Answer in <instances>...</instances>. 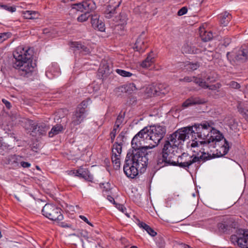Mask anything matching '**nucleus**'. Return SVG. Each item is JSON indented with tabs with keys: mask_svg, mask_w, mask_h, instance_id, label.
<instances>
[{
	"mask_svg": "<svg viewBox=\"0 0 248 248\" xmlns=\"http://www.w3.org/2000/svg\"><path fill=\"white\" fill-rule=\"evenodd\" d=\"M131 145L134 149L132 152L127 153L123 167L124 172L128 177L135 178L139 173H144L148 165L149 157L151 156L153 153L147 152L149 148L147 146H143L140 142V147L135 148L134 145Z\"/></svg>",
	"mask_w": 248,
	"mask_h": 248,
	"instance_id": "1",
	"label": "nucleus"
},
{
	"mask_svg": "<svg viewBox=\"0 0 248 248\" xmlns=\"http://www.w3.org/2000/svg\"><path fill=\"white\" fill-rule=\"evenodd\" d=\"M16 60L14 67L18 70V74L26 78L32 79L36 74L35 63H32V52L30 48L18 46L14 52Z\"/></svg>",
	"mask_w": 248,
	"mask_h": 248,
	"instance_id": "2",
	"label": "nucleus"
},
{
	"mask_svg": "<svg viewBox=\"0 0 248 248\" xmlns=\"http://www.w3.org/2000/svg\"><path fill=\"white\" fill-rule=\"evenodd\" d=\"M166 132V129L163 126L154 125L146 126L134 137L132 144L135 148H138L140 146V142L151 140L155 143L153 147H155L164 137Z\"/></svg>",
	"mask_w": 248,
	"mask_h": 248,
	"instance_id": "3",
	"label": "nucleus"
},
{
	"mask_svg": "<svg viewBox=\"0 0 248 248\" xmlns=\"http://www.w3.org/2000/svg\"><path fill=\"white\" fill-rule=\"evenodd\" d=\"M176 139V142L174 141L173 145H171V158L174 156L178 157L177 161L171 160V166H177L188 170L190 166L197 163L200 164L202 160L203 162L207 161L208 158L203 157V156H198L196 155H189L187 153H182V149L178 146L182 143H178Z\"/></svg>",
	"mask_w": 248,
	"mask_h": 248,
	"instance_id": "4",
	"label": "nucleus"
},
{
	"mask_svg": "<svg viewBox=\"0 0 248 248\" xmlns=\"http://www.w3.org/2000/svg\"><path fill=\"white\" fill-rule=\"evenodd\" d=\"M205 127V122L201 124H195L192 126L184 127L176 130L171 134V141L176 142V139L178 143H182L186 139H189L191 136L193 142L197 139V137L201 139L202 134Z\"/></svg>",
	"mask_w": 248,
	"mask_h": 248,
	"instance_id": "5",
	"label": "nucleus"
},
{
	"mask_svg": "<svg viewBox=\"0 0 248 248\" xmlns=\"http://www.w3.org/2000/svg\"><path fill=\"white\" fill-rule=\"evenodd\" d=\"M170 165V142L169 140L165 141L162 151L158 156L155 165H150L149 177L152 178L155 172L160 168Z\"/></svg>",
	"mask_w": 248,
	"mask_h": 248,
	"instance_id": "6",
	"label": "nucleus"
},
{
	"mask_svg": "<svg viewBox=\"0 0 248 248\" xmlns=\"http://www.w3.org/2000/svg\"><path fill=\"white\" fill-rule=\"evenodd\" d=\"M223 139V136L221 133L220 132H216L214 133V135H212L211 134L209 139H205L199 141V142L195 141L192 142L190 146L191 147H196L199 146V145H202V147L200 150L202 154L201 156H203L204 158L206 157L208 158L207 160H208L212 159V157L211 155H209L208 153L207 154L208 155H206V153L205 151L207 150V149H210V151H212V149L217 148V145H219V143Z\"/></svg>",
	"mask_w": 248,
	"mask_h": 248,
	"instance_id": "7",
	"label": "nucleus"
},
{
	"mask_svg": "<svg viewBox=\"0 0 248 248\" xmlns=\"http://www.w3.org/2000/svg\"><path fill=\"white\" fill-rule=\"evenodd\" d=\"M62 211L61 208L49 203L46 204L42 210V214L46 217L58 222L63 219Z\"/></svg>",
	"mask_w": 248,
	"mask_h": 248,
	"instance_id": "8",
	"label": "nucleus"
},
{
	"mask_svg": "<svg viewBox=\"0 0 248 248\" xmlns=\"http://www.w3.org/2000/svg\"><path fill=\"white\" fill-rule=\"evenodd\" d=\"M226 57L230 62H233L236 64L244 63L248 60V45L242 46L233 55L230 52H228Z\"/></svg>",
	"mask_w": 248,
	"mask_h": 248,
	"instance_id": "9",
	"label": "nucleus"
},
{
	"mask_svg": "<svg viewBox=\"0 0 248 248\" xmlns=\"http://www.w3.org/2000/svg\"><path fill=\"white\" fill-rule=\"evenodd\" d=\"M231 241L241 248H248V230H239L236 234L232 235Z\"/></svg>",
	"mask_w": 248,
	"mask_h": 248,
	"instance_id": "10",
	"label": "nucleus"
},
{
	"mask_svg": "<svg viewBox=\"0 0 248 248\" xmlns=\"http://www.w3.org/2000/svg\"><path fill=\"white\" fill-rule=\"evenodd\" d=\"M72 9L80 12H86L90 14L96 8L95 2L92 0H84L81 2L71 4Z\"/></svg>",
	"mask_w": 248,
	"mask_h": 248,
	"instance_id": "11",
	"label": "nucleus"
},
{
	"mask_svg": "<svg viewBox=\"0 0 248 248\" xmlns=\"http://www.w3.org/2000/svg\"><path fill=\"white\" fill-rule=\"evenodd\" d=\"M86 117V114L84 113L83 109H77L73 112L71 117V121L70 126L72 129L75 126L80 124L83 122Z\"/></svg>",
	"mask_w": 248,
	"mask_h": 248,
	"instance_id": "12",
	"label": "nucleus"
},
{
	"mask_svg": "<svg viewBox=\"0 0 248 248\" xmlns=\"http://www.w3.org/2000/svg\"><path fill=\"white\" fill-rule=\"evenodd\" d=\"M145 32L142 31L135 44L134 49H136V51L140 53H142L145 51L147 47L146 45L147 42Z\"/></svg>",
	"mask_w": 248,
	"mask_h": 248,
	"instance_id": "13",
	"label": "nucleus"
},
{
	"mask_svg": "<svg viewBox=\"0 0 248 248\" xmlns=\"http://www.w3.org/2000/svg\"><path fill=\"white\" fill-rule=\"evenodd\" d=\"M207 101L205 98L199 96H191L183 103L182 107L184 108H186L192 106L204 104Z\"/></svg>",
	"mask_w": 248,
	"mask_h": 248,
	"instance_id": "14",
	"label": "nucleus"
},
{
	"mask_svg": "<svg viewBox=\"0 0 248 248\" xmlns=\"http://www.w3.org/2000/svg\"><path fill=\"white\" fill-rule=\"evenodd\" d=\"M20 159L21 156L13 155L8 156L3 160L5 164L9 165L13 169H17L20 167Z\"/></svg>",
	"mask_w": 248,
	"mask_h": 248,
	"instance_id": "15",
	"label": "nucleus"
},
{
	"mask_svg": "<svg viewBox=\"0 0 248 248\" xmlns=\"http://www.w3.org/2000/svg\"><path fill=\"white\" fill-rule=\"evenodd\" d=\"M217 157L223 156L226 155L229 150V144L228 141L223 137L219 143V145H217Z\"/></svg>",
	"mask_w": 248,
	"mask_h": 248,
	"instance_id": "16",
	"label": "nucleus"
},
{
	"mask_svg": "<svg viewBox=\"0 0 248 248\" xmlns=\"http://www.w3.org/2000/svg\"><path fill=\"white\" fill-rule=\"evenodd\" d=\"M91 23L93 27L100 31H104L105 30L104 23L99 19V16L94 14L92 16Z\"/></svg>",
	"mask_w": 248,
	"mask_h": 248,
	"instance_id": "17",
	"label": "nucleus"
},
{
	"mask_svg": "<svg viewBox=\"0 0 248 248\" xmlns=\"http://www.w3.org/2000/svg\"><path fill=\"white\" fill-rule=\"evenodd\" d=\"M77 173H78V177L83 178L87 181L92 182L93 179V175L91 174L88 169L82 166L78 169Z\"/></svg>",
	"mask_w": 248,
	"mask_h": 248,
	"instance_id": "18",
	"label": "nucleus"
},
{
	"mask_svg": "<svg viewBox=\"0 0 248 248\" xmlns=\"http://www.w3.org/2000/svg\"><path fill=\"white\" fill-rule=\"evenodd\" d=\"M31 128L32 132L39 135H44L49 128L45 123H34L31 125Z\"/></svg>",
	"mask_w": 248,
	"mask_h": 248,
	"instance_id": "19",
	"label": "nucleus"
},
{
	"mask_svg": "<svg viewBox=\"0 0 248 248\" xmlns=\"http://www.w3.org/2000/svg\"><path fill=\"white\" fill-rule=\"evenodd\" d=\"M217 227L219 231L225 232L233 227V222L231 219H224L218 223Z\"/></svg>",
	"mask_w": 248,
	"mask_h": 248,
	"instance_id": "20",
	"label": "nucleus"
},
{
	"mask_svg": "<svg viewBox=\"0 0 248 248\" xmlns=\"http://www.w3.org/2000/svg\"><path fill=\"white\" fill-rule=\"evenodd\" d=\"M120 4V2L118 3V4L112 5L108 4L107 5L104 11V14L105 17L107 18H110L112 17L115 14H116V9L119 6Z\"/></svg>",
	"mask_w": 248,
	"mask_h": 248,
	"instance_id": "21",
	"label": "nucleus"
},
{
	"mask_svg": "<svg viewBox=\"0 0 248 248\" xmlns=\"http://www.w3.org/2000/svg\"><path fill=\"white\" fill-rule=\"evenodd\" d=\"M216 132H220L218 131H216L215 129H213L212 127L210 126L208 123L205 122V127L203 128V131L202 134V137L200 139L204 140L209 139L211 134L214 135V133Z\"/></svg>",
	"mask_w": 248,
	"mask_h": 248,
	"instance_id": "22",
	"label": "nucleus"
},
{
	"mask_svg": "<svg viewBox=\"0 0 248 248\" xmlns=\"http://www.w3.org/2000/svg\"><path fill=\"white\" fill-rule=\"evenodd\" d=\"M71 46L84 54H88L90 52V48L84 43H82L81 42H73L71 43Z\"/></svg>",
	"mask_w": 248,
	"mask_h": 248,
	"instance_id": "23",
	"label": "nucleus"
},
{
	"mask_svg": "<svg viewBox=\"0 0 248 248\" xmlns=\"http://www.w3.org/2000/svg\"><path fill=\"white\" fill-rule=\"evenodd\" d=\"M121 153H117L114 150H112L111 160L113 163V168L115 170H118L120 168V157Z\"/></svg>",
	"mask_w": 248,
	"mask_h": 248,
	"instance_id": "24",
	"label": "nucleus"
},
{
	"mask_svg": "<svg viewBox=\"0 0 248 248\" xmlns=\"http://www.w3.org/2000/svg\"><path fill=\"white\" fill-rule=\"evenodd\" d=\"M232 18V15L226 11L218 15L220 24L224 27L228 25Z\"/></svg>",
	"mask_w": 248,
	"mask_h": 248,
	"instance_id": "25",
	"label": "nucleus"
},
{
	"mask_svg": "<svg viewBox=\"0 0 248 248\" xmlns=\"http://www.w3.org/2000/svg\"><path fill=\"white\" fill-rule=\"evenodd\" d=\"M124 136L123 133H121L117 137L116 141L113 145L112 150H114L115 152L118 153H122V146L124 141L123 140Z\"/></svg>",
	"mask_w": 248,
	"mask_h": 248,
	"instance_id": "26",
	"label": "nucleus"
},
{
	"mask_svg": "<svg viewBox=\"0 0 248 248\" xmlns=\"http://www.w3.org/2000/svg\"><path fill=\"white\" fill-rule=\"evenodd\" d=\"M182 51L183 53L187 54H199L201 52V49L188 44H186L183 46Z\"/></svg>",
	"mask_w": 248,
	"mask_h": 248,
	"instance_id": "27",
	"label": "nucleus"
},
{
	"mask_svg": "<svg viewBox=\"0 0 248 248\" xmlns=\"http://www.w3.org/2000/svg\"><path fill=\"white\" fill-rule=\"evenodd\" d=\"M22 15L24 18L28 19L38 18L39 16V13L35 11H23Z\"/></svg>",
	"mask_w": 248,
	"mask_h": 248,
	"instance_id": "28",
	"label": "nucleus"
},
{
	"mask_svg": "<svg viewBox=\"0 0 248 248\" xmlns=\"http://www.w3.org/2000/svg\"><path fill=\"white\" fill-rule=\"evenodd\" d=\"M109 69L108 66L107 65H104L99 68L97 76L98 78L102 79L103 80L107 77Z\"/></svg>",
	"mask_w": 248,
	"mask_h": 248,
	"instance_id": "29",
	"label": "nucleus"
},
{
	"mask_svg": "<svg viewBox=\"0 0 248 248\" xmlns=\"http://www.w3.org/2000/svg\"><path fill=\"white\" fill-rule=\"evenodd\" d=\"M63 130V127L61 124H57L54 126L50 131L48 132V136L50 138L59 134Z\"/></svg>",
	"mask_w": 248,
	"mask_h": 248,
	"instance_id": "30",
	"label": "nucleus"
},
{
	"mask_svg": "<svg viewBox=\"0 0 248 248\" xmlns=\"http://www.w3.org/2000/svg\"><path fill=\"white\" fill-rule=\"evenodd\" d=\"M59 73L60 72L58 69L54 70L53 66H51L46 72V75L48 78L51 79L55 77L58 76Z\"/></svg>",
	"mask_w": 248,
	"mask_h": 248,
	"instance_id": "31",
	"label": "nucleus"
},
{
	"mask_svg": "<svg viewBox=\"0 0 248 248\" xmlns=\"http://www.w3.org/2000/svg\"><path fill=\"white\" fill-rule=\"evenodd\" d=\"M200 36L202 40L204 42L210 41L213 38V34L211 31H202L200 32Z\"/></svg>",
	"mask_w": 248,
	"mask_h": 248,
	"instance_id": "32",
	"label": "nucleus"
},
{
	"mask_svg": "<svg viewBox=\"0 0 248 248\" xmlns=\"http://www.w3.org/2000/svg\"><path fill=\"white\" fill-rule=\"evenodd\" d=\"M72 235L78 237L83 238L85 240L88 241L89 233L86 230L82 229L78 230L77 233H73Z\"/></svg>",
	"mask_w": 248,
	"mask_h": 248,
	"instance_id": "33",
	"label": "nucleus"
},
{
	"mask_svg": "<svg viewBox=\"0 0 248 248\" xmlns=\"http://www.w3.org/2000/svg\"><path fill=\"white\" fill-rule=\"evenodd\" d=\"M192 81H193L195 83L198 84L202 88L207 89V83L205 81H204L202 78L193 76L192 78Z\"/></svg>",
	"mask_w": 248,
	"mask_h": 248,
	"instance_id": "34",
	"label": "nucleus"
},
{
	"mask_svg": "<svg viewBox=\"0 0 248 248\" xmlns=\"http://www.w3.org/2000/svg\"><path fill=\"white\" fill-rule=\"evenodd\" d=\"M91 102V100L89 98H88L85 100H83L79 105H78L77 109H80V108H82L84 110V113L86 114L87 110L86 108Z\"/></svg>",
	"mask_w": 248,
	"mask_h": 248,
	"instance_id": "35",
	"label": "nucleus"
},
{
	"mask_svg": "<svg viewBox=\"0 0 248 248\" xmlns=\"http://www.w3.org/2000/svg\"><path fill=\"white\" fill-rule=\"evenodd\" d=\"M11 149V147L7 143H3L0 146V155H4L7 153Z\"/></svg>",
	"mask_w": 248,
	"mask_h": 248,
	"instance_id": "36",
	"label": "nucleus"
},
{
	"mask_svg": "<svg viewBox=\"0 0 248 248\" xmlns=\"http://www.w3.org/2000/svg\"><path fill=\"white\" fill-rule=\"evenodd\" d=\"M83 13V14H81L77 18V20L78 22H83L86 21L88 19L90 16L93 15L86 12Z\"/></svg>",
	"mask_w": 248,
	"mask_h": 248,
	"instance_id": "37",
	"label": "nucleus"
},
{
	"mask_svg": "<svg viewBox=\"0 0 248 248\" xmlns=\"http://www.w3.org/2000/svg\"><path fill=\"white\" fill-rule=\"evenodd\" d=\"M115 71L118 74L123 77H130L132 75L131 73L122 69H117Z\"/></svg>",
	"mask_w": 248,
	"mask_h": 248,
	"instance_id": "38",
	"label": "nucleus"
},
{
	"mask_svg": "<svg viewBox=\"0 0 248 248\" xmlns=\"http://www.w3.org/2000/svg\"><path fill=\"white\" fill-rule=\"evenodd\" d=\"M200 63L198 62H190L186 64V67L187 69L194 71L200 67Z\"/></svg>",
	"mask_w": 248,
	"mask_h": 248,
	"instance_id": "39",
	"label": "nucleus"
},
{
	"mask_svg": "<svg viewBox=\"0 0 248 248\" xmlns=\"http://www.w3.org/2000/svg\"><path fill=\"white\" fill-rule=\"evenodd\" d=\"M12 33L10 32L0 33V43L11 37Z\"/></svg>",
	"mask_w": 248,
	"mask_h": 248,
	"instance_id": "40",
	"label": "nucleus"
},
{
	"mask_svg": "<svg viewBox=\"0 0 248 248\" xmlns=\"http://www.w3.org/2000/svg\"><path fill=\"white\" fill-rule=\"evenodd\" d=\"M124 120V116L122 115H119L116 119L114 127L119 128L120 125L123 123Z\"/></svg>",
	"mask_w": 248,
	"mask_h": 248,
	"instance_id": "41",
	"label": "nucleus"
},
{
	"mask_svg": "<svg viewBox=\"0 0 248 248\" xmlns=\"http://www.w3.org/2000/svg\"><path fill=\"white\" fill-rule=\"evenodd\" d=\"M228 85L235 89H239L241 87L240 84L234 81H231Z\"/></svg>",
	"mask_w": 248,
	"mask_h": 248,
	"instance_id": "42",
	"label": "nucleus"
},
{
	"mask_svg": "<svg viewBox=\"0 0 248 248\" xmlns=\"http://www.w3.org/2000/svg\"><path fill=\"white\" fill-rule=\"evenodd\" d=\"M1 8L10 12L11 13H13L16 11V8L14 6H9L7 5H3L2 4L1 6Z\"/></svg>",
	"mask_w": 248,
	"mask_h": 248,
	"instance_id": "43",
	"label": "nucleus"
},
{
	"mask_svg": "<svg viewBox=\"0 0 248 248\" xmlns=\"http://www.w3.org/2000/svg\"><path fill=\"white\" fill-rule=\"evenodd\" d=\"M118 129V128H116L114 126L113 130L110 133V137L111 139V142L112 143L113 142V141L114 140V139H115V136L116 135V133H117V130Z\"/></svg>",
	"mask_w": 248,
	"mask_h": 248,
	"instance_id": "44",
	"label": "nucleus"
},
{
	"mask_svg": "<svg viewBox=\"0 0 248 248\" xmlns=\"http://www.w3.org/2000/svg\"><path fill=\"white\" fill-rule=\"evenodd\" d=\"M156 244L159 248H164L165 244L164 241L161 238L157 239Z\"/></svg>",
	"mask_w": 248,
	"mask_h": 248,
	"instance_id": "45",
	"label": "nucleus"
},
{
	"mask_svg": "<svg viewBox=\"0 0 248 248\" xmlns=\"http://www.w3.org/2000/svg\"><path fill=\"white\" fill-rule=\"evenodd\" d=\"M154 54H153V52H151L148 54V56L145 60L146 61L149 62V63L152 64L154 62Z\"/></svg>",
	"mask_w": 248,
	"mask_h": 248,
	"instance_id": "46",
	"label": "nucleus"
},
{
	"mask_svg": "<svg viewBox=\"0 0 248 248\" xmlns=\"http://www.w3.org/2000/svg\"><path fill=\"white\" fill-rule=\"evenodd\" d=\"M237 108L239 113H241L242 115H245L246 116H247V113H246V111H248V110L243 108L241 104H239V105L237 107Z\"/></svg>",
	"mask_w": 248,
	"mask_h": 248,
	"instance_id": "47",
	"label": "nucleus"
},
{
	"mask_svg": "<svg viewBox=\"0 0 248 248\" xmlns=\"http://www.w3.org/2000/svg\"><path fill=\"white\" fill-rule=\"evenodd\" d=\"M120 20L122 24H125L126 22L127 18L126 14L124 13H122L120 14L119 16Z\"/></svg>",
	"mask_w": 248,
	"mask_h": 248,
	"instance_id": "48",
	"label": "nucleus"
},
{
	"mask_svg": "<svg viewBox=\"0 0 248 248\" xmlns=\"http://www.w3.org/2000/svg\"><path fill=\"white\" fill-rule=\"evenodd\" d=\"M187 12V9L186 7H183L181 8L177 12L178 16H181L186 14Z\"/></svg>",
	"mask_w": 248,
	"mask_h": 248,
	"instance_id": "49",
	"label": "nucleus"
},
{
	"mask_svg": "<svg viewBox=\"0 0 248 248\" xmlns=\"http://www.w3.org/2000/svg\"><path fill=\"white\" fill-rule=\"evenodd\" d=\"M147 232L152 236H155L156 235L157 233L150 226L148 228L146 231Z\"/></svg>",
	"mask_w": 248,
	"mask_h": 248,
	"instance_id": "50",
	"label": "nucleus"
},
{
	"mask_svg": "<svg viewBox=\"0 0 248 248\" xmlns=\"http://www.w3.org/2000/svg\"><path fill=\"white\" fill-rule=\"evenodd\" d=\"M19 165H20L21 167L24 168H30L31 166V164L30 163L21 161V159H20V162Z\"/></svg>",
	"mask_w": 248,
	"mask_h": 248,
	"instance_id": "51",
	"label": "nucleus"
},
{
	"mask_svg": "<svg viewBox=\"0 0 248 248\" xmlns=\"http://www.w3.org/2000/svg\"><path fill=\"white\" fill-rule=\"evenodd\" d=\"M219 85H220L219 84H217L216 85H208V84L207 83V88H208L209 90H217L219 88Z\"/></svg>",
	"mask_w": 248,
	"mask_h": 248,
	"instance_id": "52",
	"label": "nucleus"
},
{
	"mask_svg": "<svg viewBox=\"0 0 248 248\" xmlns=\"http://www.w3.org/2000/svg\"><path fill=\"white\" fill-rule=\"evenodd\" d=\"M152 64L149 63V62L146 61L145 60L143 61V62H141L140 65L143 68H148L150 66H151Z\"/></svg>",
	"mask_w": 248,
	"mask_h": 248,
	"instance_id": "53",
	"label": "nucleus"
},
{
	"mask_svg": "<svg viewBox=\"0 0 248 248\" xmlns=\"http://www.w3.org/2000/svg\"><path fill=\"white\" fill-rule=\"evenodd\" d=\"M231 42V39L230 38L226 37L223 40V42L222 44V45L224 46L225 47H227L229 46V45Z\"/></svg>",
	"mask_w": 248,
	"mask_h": 248,
	"instance_id": "54",
	"label": "nucleus"
},
{
	"mask_svg": "<svg viewBox=\"0 0 248 248\" xmlns=\"http://www.w3.org/2000/svg\"><path fill=\"white\" fill-rule=\"evenodd\" d=\"M192 78H193V77L186 76V77H185L183 78L179 79V81H184V82H190L191 81H192Z\"/></svg>",
	"mask_w": 248,
	"mask_h": 248,
	"instance_id": "55",
	"label": "nucleus"
},
{
	"mask_svg": "<svg viewBox=\"0 0 248 248\" xmlns=\"http://www.w3.org/2000/svg\"><path fill=\"white\" fill-rule=\"evenodd\" d=\"M79 218H81L82 220L85 222L86 223L89 224L91 226H93V225L92 223H91L88 219V218L83 215H80Z\"/></svg>",
	"mask_w": 248,
	"mask_h": 248,
	"instance_id": "56",
	"label": "nucleus"
},
{
	"mask_svg": "<svg viewBox=\"0 0 248 248\" xmlns=\"http://www.w3.org/2000/svg\"><path fill=\"white\" fill-rule=\"evenodd\" d=\"M138 225L140 228H142V229H144L146 231H147V229H148V228L149 226V225L146 224L145 223L143 222H139Z\"/></svg>",
	"mask_w": 248,
	"mask_h": 248,
	"instance_id": "57",
	"label": "nucleus"
},
{
	"mask_svg": "<svg viewBox=\"0 0 248 248\" xmlns=\"http://www.w3.org/2000/svg\"><path fill=\"white\" fill-rule=\"evenodd\" d=\"M138 225L140 228H142V229H144L146 231H147V229H148V228L149 226V225L146 224L145 223L143 222H139Z\"/></svg>",
	"mask_w": 248,
	"mask_h": 248,
	"instance_id": "58",
	"label": "nucleus"
},
{
	"mask_svg": "<svg viewBox=\"0 0 248 248\" xmlns=\"http://www.w3.org/2000/svg\"><path fill=\"white\" fill-rule=\"evenodd\" d=\"M60 226L63 228H72L73 230H75L74 228H72V225L68 224L64 222H62L60 224Z\"/></svg>",
	"mask_w": 248,
	"mask_h": 248,
	"instance_id": "59",
	"label": "nucleus"
},
{
	"mask_svg": "<svg viewBox=\"0 0 248 248\" xmlns=\"http://www.w3.org/2000/svg\"><path fill=\"white\" fill-rule=\"evenodd\" d=\"M87 90L89 93H92L93 92H96L97 91V89H95L93 85H89L87 87Z\"/></svg>",
	"mask_w": 248,
	"mask_h": 248,
	"instance_id": "60",
	"label": "nucleus"
},
{
	"mask_svg": "<svg viewBox=\"0 0 248 248\" xmlns=\"http://www.w3.org/2000/svg\"><path fill=\"white\" fill-rule=\"evenodd\" d=\"M2 102L5 105V107L7 108L10 109L11 108V103L8 101H7V100H6L5 99H2Z\"/></svg>",
	"mask_w": 248,
	"mask_h": 248,
	"instance_id": "61",
	"label": "nucleus"
},
{
	"mask_svg": "<svg viewBox=\"0 0 248 248\" xmlns=\"http://www.w3.org/2000/svg\"><path fill=\"white\" fill-rule=\"evenodd\" d=\"M78 171V170H70L68 172V174L69 175H73L74 176H77L78 177V173H77V172Z\"/></svg>",
	"mask_w": 248,
	"mask_h": 248,
	"instance_id": "62",
	"label": "nucleus"
},
{
	"mask_svg": "<svg viewBox=\"0 0 248 248\" xmlns=\"http://www.w3.org/2000/svg\"><path fill=\"white\" fill-rule=\"evenodd\" d=\"M129 87L132 91L136 90L137 89L136 87L135 84L133 83L129 84Z\"/></svg>",
	"mask_w": 248,
	"mask_h": 248,
	"instance_id": "63",
	"label": "nucleus"
},
{
	"mask_svg": "<svg viewBox=\"0 0 248 248\" xmlns=\"http://www.w3.org/2000/svg\"><path fill=\"white\" fill-rule=\"evenodd\" d=\"M107 199L111 203H115V200L114 198L111 196H108Z\"/></svg>",
	"mask_w": 248,
	"mask_h": 248,
	"instance_id": "64",
	"label": "nucleus"
}]
</instances>
